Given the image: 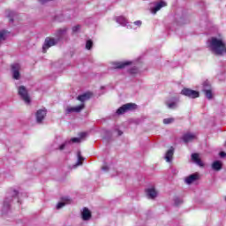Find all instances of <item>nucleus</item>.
Here are the masks:
<instances>
[{
  "label": "nucleus",
  "mask_w": 226,
  "mask_h": 226,
  "mask_svg": "<svg viewBox=\"0 0 226 226\" xmlns=\"http://www.w3.org/2000/svg\"><path fill=\"white\" fill-rule=\"evenodd\" d=\"M212 169L214 170H217V171L222 170V162H220V161L214 162L212 164Z\"/></svg>",
  "instance_id": "a211bd4d"
},
{
  "label": "nucleus",
  "mask_w": 226,
  "mask_h": 226,
  "mask_svg": "<svg viewBox=\"0 0 226 226\" xmlns=\"http://www.w3.org/2000/svg\"><path fill=\"white\" fill-rule=\"evenodd\" d=\"M18 94L26 103H31V98L29 97V94L27 93V89L26 88V87L20 86L19 87Z\"/></svg>",
  "instance_id": "20e7f679"
},
{
  "label": "nucleus",
  "mask_w": 226,
  "mask_h": 226,
  "mask_svg": "<svg viewBox=\"0 0 226 226\" xmlns=\"http://www.w3.org/2000/svg\"><path fill=\"white\" fill-rule=\"evenodd\" d=\"M165 6H167V3L161 1L155 5V7L153 9L152 12L156 13L157 11H160V10H162V8H165Z\"/></svg>",
  "instance_id": "2eb2a0df"
},
{
  "label": "nucleus",
  "mask_w": 226,
  "mask_h": 226,
  "mask_svg": "<svg viewBox=\"0 0 226 226\" xmlns=\"http://www.w3.org/2000/svg\"><path fill=\"white\" fill-rule=\"evenodd\" d=\"M91 96H93V94L89 92L83 94L81 95H79L77 97V100H79V102H81V104L76 107H67L65 110L66 114H72V112L79 113L84 110V109L86 108V104H84V102H87V100H89Z\"/></svg>",
  "instance_id": "f03ea898"
},
{
  "label": "nucleus",
  "mask_w": 226,
  "mask_h": 226,
  "mask_svg": "<svg viewBox=\"0 0 226 226\" xmlns=\"http://www.w3.org/2000/svg\"><path fill=\"white\" fill-rule=\"evenodd\" d=\"M118 135H123V132L118 131Z\"/></svg>",
  "instance_id": "4c0bfd02"
},
{
  "label": "nucleus",
  "mask_w": 226,
  "mask_h": 226,
  "mask_svg": "<svg viewBox=\"0 0 226 226\" xmlns=\"http://www.w3.org/2000/svg\"><path fill=\"white\" fill-rule=\"evenodd\" d=\"M205 95L208 100H212L213 99V92L211 91V89H207L204 90Z\"/></svg>",
  "instance_id": "412c9836"
},
{
  "label": "nucleus",
  "mask_w": 226,
  "mask_h": 226,
  "mask_svg": "<svg viewBox=\"0 0 226 226\" xmlns=\"http://www.w3.org/2000/svg\"><path fill=\"white\" fill-rule=\"evenodd\" d=\"M168 107L169 109H174V107H176V102L168 103Z\"/></svg>",
  "instance_id": "c756f323"
},
{
  "label": "nucleus",
  "mask_w": 226,
  "mask_h": 226,
  "mask_svg": "<svg viewBox=\"0 0 226 226\" xmlns=\"http://www.w3.org/2000/svg\"><path fill=\"white\" fill-rule=\"evenodd\" d=\"M79 29H80L79 25H77L75 26L72 27V33H77V31H79Z\"/></svg>",
  "instance_id": "cd10ccee"
},
{
  "label": "nucleus",
  "mask_w": 226,
  "mask_h": 226,
  "mask_svg": "<svg viewBox=\"0 0 226 226\" xmlns=\"http://www.w3.org/2000/svg\"><path fill=\"white\" fill-rule=\"evenodd\" d=\"M174 121H175L174 117L164 118L163 124H171V123H174Z\"/></svg>",
  "instance_id": "4be33fe9"
},
{
  "label": "nucleus",
  "mask_w": 226,
  "mask_h": 226,
  "mask_svg": "<svg viewBox=\"0 0 226 226\" xmlns=\"http://www.w3.org/2000/svg\"><path fill=\"white\" fill-rule=\"evenodd\" d=\"M182 203L183 201L178 198L175 199V206H179V204H182Z\"/></svg>",
  "instance_id": "c85d7f7f"
},
{
  "label": "nucleus",
  "mask_w": 226,
  "mask_h": 226,
  "mask_svg": "<svg viewBox=\"0 0 226 226\" xmlns=\"http://www.w3.org/2000/svg\"><path fill=\"white\" fill-rule=\"evenodd\" d=\"M117 21L123 22V24H124V22H126V19H124V17H123V16H120V17L117 18Z\"/></svg>",
  "instance_id": "a878e982"
},
{
  "label": "nucleus",
  "mask_w": 226,
  "mask_h": 226,
  "mask_svg": "<svg viewBox=\"0 0 226 226\" xmlns=\"http://www.w3.org/2000/svg\"><path fill=\"white\" fill-rule=\"evenodd\" d=\"M56 43H57V41H56L54 38L47 37L42 46V52L46 54L47 50H49L50 47H54Z\"/></svg>",
  "instance_id": "423d86ee"
},
{
  "label": "nucleus",
  "mask_w": 226,
  "mask_h": 226,
  "mask_svg": "<svg viewBox=\"0 0 226 226\" xmlns=\"http://www.w3.org/2000/svg\"><path fill=\"white\" fill-rule=\"evenodd\" d=\"M191 158L196 165H199V167H204V162H202V160H200V158L199 157V154H192Z\"/></svg>",
  "instance_id": "ddd939ff"
},
{
  "label": "nucleus",
  "mask_w": 226,
  "mask_h": 226,
  "mask_svg": "<svg viewBox=\"0 0 226 226\" xmlns=\"http://www.w3.org/2000/svg\"><path fill=\"white\" fill-rule=\"evenodd\" d=\"M130 73L131 75H137V73H139V69L137 67H133L132 69H130Z\"/></svg>",
  "instance_id": "b1692460"
},
{
  "label": "nucleus",
  "mask_w": 226,
  "mask_h": 226,
  "mask_svg": "<svg viewBox=\"0 0 226 226\" xmlns=\"http://www.w3.org/2000/svg\"><path fill=\"white\" fill-rule=\"evenodd\" d=\"M220 156H222V158L225 157L226 156V154L225 152H220Z\"/></svg>",
  "instance_id": "c9c22d12"
},
{
  "label": "nucleus",
  "mask_w": 226,
  "mask_h": 226,
  "mask_svg": "<svg viewBox=\"0 0 226 226\" xmlns=\"http://www.w3.org/2000/svg\"><path fill=\"white\" fill-rule=\"evenodd\" d=\"M132 64V62L125 61V62H117L114 64L115 68L117 70H123L124 68H126V66H130Z\"/></svg>",
  "instance_id": "f8f14e48"
},
{
  "label": "nucleus",
  "mask_w": 226,
  "mask_h": 226,
  "mask_svg": "<svg viewBox=\"0 0 226 226\" xmlns=\"http://www.w3.org/2000/svg\"><path fill=\"white\" fill-rule=\"evenodd\" d=\"M61 200L63 202L57 203L56 209H61V207H64L66 204H72V199H70V197H63L61 198Z\"/></svg>",
  "instance_id": "9b49d317"
},
{
  "label": "nucleus",
  "mask_w": 226,
  "mask_h": 226,
  "mask_svg": "<svg viewBox=\"0 0 226 226\" xmlns=\"http://www.w3.org/2000/svg\"><path fill=\"white\" fill-rule=\"evenodd\" d=\"M7 17H8L10 22H13V19H15V17H17V13L12 11H7Z\"/></svg>",
  "instance_id": "aec40b11"
},
{
  "label": "nucleus",
  "mask_w": 226,
  "mask_h": 226,
  "mask_svg": "<svg viewBox=\"0 0 226 226\" xmlns=\"http://www.w3.org/2000/svg\"><path fill=\"white\" fill-rule=\"evenodd\" d=\"M145 192L148 199H156V197L158 196V192H156V189H154V187L146 189Z\"/></svg>",
  "instance_id": "9d476101"
},
{
  "label": "nucleus",
  "mask_w": 226,
  "mask_h": 226,
  "mask_svg": "<svg viewBox=\"0 0 226 226\" xmlns=\"http://www.w3.org/2000/svg\"><path fill=\"white\" fill-rule=\"evenodd\" d=\"M210 49L215 56H225L226 54V44L222 39L217 37H212L210 39Z\"/></svg>",
  "instance_id": "f257e3e1"
},
{
  "label": "nucleus",
  "mask_w": 226,
  "mask_h": 226,
  "mask_svg": "<svg viewBox=\"0 0 226 226\" xmlns=\"http://www.w3.org/2000/svg\"><path fill=\"white\" fill-rule=\"evenodd\" d=\"M135 26H142V21L138 20L134 22Z\"/></svg>",
  "instance_id": "72a5a7b5"
},
{
  "label": "nucleus",
  "mask_w": 226,
  "mask_h": 226,
  "mask_svg": "<svg viewBox=\"0 0 226 226\" xmlns=\"http://www.w3.org/2000/svg\"><path fill=\"white\" fill-rule=\"evenodd\" d=\"M91 49H93V41L88 40L87 41V43H86V49L91 50Z\"/></svg>",
  "instance_id": "5701e85b"
},
{
  "label": "nucleus",
  "mask_w": 226,
  "mask_h": 226,
  "mask_svg": "<svg viewBox=\"0 0 226 226\" xmlns=\"http://www.w3.org/2000/svg\"><path fill=\"white\" fill-rule=\"evenodd\" d=\"M93 215L91 214V210L87 207H84L83 211L81 212V218L84 222H87L91 220Z\"/></svg>",
  "instance_id": "1a4fd4ad"
},
{
  "label": "nucleus",
  "mask_w": 226,
  "mask_h": 226,
  "mask_svg": "<svg viewBox=\"0 0 226 226\" xmlns=\"http://www.w3.org/2000/svg\"><path fill=\"white\" fill-rule=\"evenodd\" d=\"M78 158H79V160H78V162L76 163V165H82V162H84V157H82L80 155V154H79Z\"/></svg>",
  "instance_id": "393cba45"
},
{
  "label": "nucleus",
  "mask_w": 226,
  "mask_h": 226,
  "mask_svg": "<svg viewBox=\"0 0 226 226\" xmlns=\"http://www.w3.org/2000/svg\"><path fill=\"white\" fill-rule=\"evenodd\" d=\"M197 136H195V134L193 133H185L183 135V140L184 142H185V144H188V142H192V140H194V139H196Z\"/></svg>",
  "instance_id": "4468645a"
},
{
  "label": "nucleus",
  "mask_w": 226,
  "mask_h": 226,
  "mask_svg": "<svg viewBox=\"0 0 226 226\" xmlns=\"http://www.w3.org/2000/svg\"><path fill=\"white\" fill-rule=\"evenodd\" d=\"M67 31H68V28H66V27L60 28L59 30H57V32H56L57 38H63V36H64V34H66Z\"/></svg>",
  "instance_id": "6ab92c4d"
},
{
  "label": "nucleus",
  "mask_w": 226,
  "mask_h": 226,
  "mask_svg": "<svg viewBox=\"0 0 226 226\" xmlns=\"http://www.w3.org/2000/svg\"><path fill=\"white\" fill-rule=\"evenodd\" d=\"M102 170H109V167L108 166H103Z\"/></svg>",
  "instance_id": "e433bc0d"
},
{
  "label": "nucleus",
  "mask_w": 226,
  "mask_h": 226,
  "mask_svg": "<svg viewBox=\"0 0 226 226\" xmlns=\"http://www.w3.org/2000/svg\"><path fill=\"white\" fill-rule=\"evenodd\" d=\"M173 156H174V148H170L166 153V155H165L166 162H172Z\"/></svg>",
  "instance_id": "f3484780"
},
{
  "label": "nucleus",
  "mask_w": 226,
  "mask_h": 226,
  "mask_svg": "<svg viewBox=\"0 0 226 226\" xmlns=\"http://www.w3.org/2000/svg\"><path fill=\"white\" fill-rule=\"evenodd\" d=\"M84 137H86V132H80L79 139H84Z\"/></svg>",
  "instance_id": "f704fd0d"
},
{
  "label": "nucleus",
  "mask_w": 226,
  "mask_h": 226,
  "mask_svg": "<svg viewBox=\"0 0 226 226\" xmlns=\"http://www.w3.org/2000/svg\"><path fill=\"white\" fill-rule=\"evenodd\" d=\"M65 147H66V143H64V144L60 145L59 149H60V151H63V149H64Z\"/></svg>",
  "instance_id": "2f4dec72"
},
{
  "label": "nucleus",
  "mask_w": 226,
  "mask_h": 226,
  "mask_svg": "<svg viewBox=\"0 0 226 226\" xmlns=\"http://www.w3.org/2000/svg\"><path fill=\"white\" fill-rule=\"evenodd\" d=\"M46 116H47L46 109L37 110L35 114L37 123L41 124L43 119H45Z\"/></svg>",
  "instance_id": "6e6552de"
},
{
  "label": "nucleus",
  "mask_w": 226,
  "mask_h": 226,
  "mask_svg": "<svg viewBox=\"0 0 226 226\" xmlns=\"http://www.w3.org/2000/svg\"><path fill=\"white\" fill-rule=\"evenodd\" d=\"M5 32H0V41H3V40H6V38L4 37Z\"/></svg>",
  "instance_id": "bb28decb"
},
{
  "label": "nucleus",
  "mask_w": 226,
  "mask_h": 226,
  "mask_svg": "<svg viewBox=\"0 0 226 226\" xmlns=\"http://www.w3.org/2000/svg\"><path fill=\"white\" fill-rule=\"evenodd\" d=\"M50 1H53V0H39V2L41 4H45V3H49Z\"/></svg>",
  "instance_id": "473e14b6"
},
{
  "label": "nucleus",
  "mask_w": 226,
  "mask_h": 226,
  "mask_svg": "<svg viewBox=\"0 0 226 226\" xmlns=\"http://www.w3.org/2000/svg\"><path fill=\"white\" fill-rule=\"evenodd\" d=\"M197 179H199V175L198 174H192V175H190L189 177H187L185 178V183L187 185H192V183L197 181Z\"/></svg>",
  "instance_id": "dca6fc26"
},
{
  "label": "nucleus",
  "mask_w": 226,
  "mask_h": 226,
  "mask_svg": "<svg viewBox=\"0 0 226 226\" xmlns=\"http://www.w3.org/2000/svg\"><path fill=\"white\" fill-rule=\"evenodd\" d=\"M12 77L15 80L20 79V64H13L11 65Z\"/></svg>",
  "instance_id": "0eeeda50"
},
{
  "label": "nucleus",
  "mask_w": 226,
  "mask_h": 226,
  "mask_svg": "<svg viewBox=\"0 0 226 226\" xmlns=\"http://www.w3.org/2000/svg\"><path fill=\"white\" fill-rule=\"evenodd\" d=\"M181 94H183L184 96H187L188 98H199V96H200V94L199 93V91H195L190 88H184L181 91Z\"/></svg>",
  "instance_id": "39448f33"
},
{
  "label": "nucleus",
  "mask_w": 226,
  "mask_h": 226,
  "mask_svg": "<svg viewBox=\"0 0 226 226\" xmlns=\"http://www.w3.org/2000/svg\"><path fill=\"white\" fill-rule=\"evenodd\" d=\"M72 142H80V138H72L71 139Z\"/></svg>",
  "instance_id": "7c9ffc66"
},
{
  "label": "nucleus",
  "mask_w": 226,
  "mask_h": 226,
  "mask_svg": "<svg viewBox=\"0 0 226 226\" xmlns=\"http://www.w3.org/2000/svg\"><path fill=\"white\" fill-rule=\"evenodd\" d=\"M136 107H137V105L135 103H132V102L124 104L122 107H120L117 110V114H118V116H121V114H124L130 110H135Z\"/></svg>",
  "instance_id": "7ed1b4c3"
}]
</instances>
